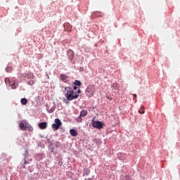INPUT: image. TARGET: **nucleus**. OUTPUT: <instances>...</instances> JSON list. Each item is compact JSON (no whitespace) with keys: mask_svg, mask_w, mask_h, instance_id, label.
<instances>
[{"mask_svg":"<svg viewBox=\"0 0 180 180\" xmlns=\"http://www.w3.org/2000/svg\"><path fill=\"white\" fill-rule=\"evenodd\" d=\"M65 96L67 98L68 101H73V99H78V94L74 93V90L70 86L65 87L63 92H65Z\"/></svg>","mask_w":180,"mask_h":180,"instance_id":"nucleus-1","label":"nucleus"},{"mask_svg":"<svg viewBox=\"0 0 180 180\" xmlns=\"http://www.w3.org/2000/svg\"><path fill=\"white\" fill-rule=\"evenodd\" d=\"M55 124H53L51 125V127L53 130H58V129H60V127H61V126H63V123L61 122V120H60V119L56 118L54 120Z\"/></svg>","mask_w":180,"mask_h":180,"instance_id":"nucleus-2","label":"nucleus"},{"mask_svg":"<svg viewBox=\"0 0 180 180\" xmlns=\"http://www.w3.org/2000/svg\"><path fill=\"white\" fill-rule=\"evenodd\" d=\"M91 124L95 129L101 130L103 127V124L101 121H95L94 119L91 120Z\"/></svg>","mask_w":180,"mask_h":180,"instance_id":"nucleus-3","label":"nucleus"},{"mask_svg":"<svg viewBox=\"0 0 180 180\" xmlns=\"http://www.w3.org/2000/svg\"><path fill=\"white\" fill-rule=\"evenodd\" d=\"M5 83L6 85H8V86H11L12 89H16L18 88V84L15 81H11L9 78L5 79Z\"/></svg>","mask_w":180,"mask_h":180,"instance_id":"nucleus-4","label":"nucleus"},{"mask_svg":"<svg viewBox=\"0 0 180 180\" xmlns=\"http://www.w3.org/2000/svg\"><path fill=\"white\" fill-rule=\"evenodd\" d=\"M60 78L63 82H65V84H67L68 82V76H67L64 74H60Z\"/></svg>","mask_w":180,"mask_h":180,"instance_id":"nucleus-5","label":"nucleus"},{"mask_svg":"<svg viewBox=\"0 0 180 180\" xmlns=\"http://www.w3.org/2000/svg\"><path fill=\"white\" fill-rule=\"evenodd\" d=\"M19 127L21 130H26V129H27V125H26V122L25 121H22L20 124H19Z\"/></svg>","mask_w":180,"mask_h":180,"instance_id":"nucleus-6","label":"nucleus"},{"mask_svg":"<svg viewBox=\"0 0 180 180\" xmlns=\"http://www.w3.org/2000/svg\"><path fill=\"white\" fill-rule=\"evenodd\" d=\"M38 126L39 129H41V130H44L47 129V122H41L38 124Z\"/></svg>","mask_w":180,"mask_h":180,"instance_id":"nucleus-7","label":"nucleus"},{"mask_svg":"<svg viewBox=\"0 0 180 180\" xmlns=\"http://www.w3.org/2000/svg\"><path fill=\"white\" fill-rule=\"evenodd\" d=\"M86 94L94 95V86H89L86 89Z\"/></svg>","mask_w":180,"mask_h":180,"instance_id":"nucleus-8","label":"nucleus"},{"mask_svg":"<svg viewBox=\"0 0 180 180\" xmlns=\"http://www.w3.org/2000/svg\"><path fill=\"white\" fill-rule=\"evenodd\" d=\"M70 133L73 137H77L78 136V132L74 129H70Z\"/></svg>","mask_w":180,"mask_h":180,"instance_id":"nucleus-9","label":"nucleus"},{"mask_svg":"<svg viewBox=\"0 0 180 180\" xmlns=\"http://www.w3.org/2000/svg\"><path fill=\"white\" fill-rule=\"evenodd\" d=\"M86 115H88V110H83L82 111H81L80 115L79 117H85V116H86Z\"/></svg>","mask_w":180,"mask_h":180,"instance_id":"nucleus-10","label":"nucleus"},{"mask_svg":"<svg viewBox=\"0 0 180 180\" xmlns=\"http://www.w3.org/2000/svg\"><path fill=\"white\" fill-rule=\"evenodd\" d=\"M119 88H120V86H119L117 83H114L112 85V89H114L115 91H116V89H119Z\"/></svg>","mask_w":180,"mask_h":180,"instance_id":"nucleus-11","label":"nucleus"},{"mask_svg":"<svg viewBox=\"0 0 180 180\" xmlns=\"http://www.w3.org/2000/svg\"><path fill=\"white\" fill-rule=\"evenodd\" d=\"M26 77L28 79H32V78L34 77V75H33L32 72H29L27 74Z\"/></svg>","mask_w":180,"mask_h":180,"instance_id":"nucleus-12","label":"nucleus"},{"mask_svg":"<svg viewBox=\"0 0 180 180\" xmlns=\"http://www.w3.org/2000/svg\"><path fill=\"white\" fill-rule=\"evenodd\" d=\"M89 174H91V172L88 168L84 169V175L88 176Z\"/></svg>","mask_w":180,"mask_h":180,"instance_id":"nucleus-13","label":"nucleus"},{"mask_svg":"<svg viewBox=\"0 0 180 180\" xmlns=\"http://www.w3.org/2000/svg\"><path fill=\"white\" fill-rule=\"evenodd\" d=\"M20 102L22 105H27V99L26 98H21Z\"/></svg>","mask_w":180,"mask_h":180,"instance_id":"nucleus-14","label":"nucleus"},{"mask_svg":"<svg viewBox=\"0 0 180 180\" xmlns=\"http://www.w3.org/2000/svg\"><path fill=\"white\" fill-rule=\"evenodd\" d=\"M47 110H48L49 113H53V112H54V110H56V107H52L51 108H47Z\"/></svg>","mask_w":180,"mask_h":180,"instance_id":"nucleus-15","label":"nucleus"},{"mask_svg":"<svg viewBox=\"0 0 180 180\" xmlns=\"http://www.w3.org/2000/svg\"><path fill=\"white\" fill-rule=\"evenodd\" d=\"M139 113L141 115H144V106H141V110H139Z\"/></svg>","mask_w":180,"mask_h":180,"instance_id":"nucleus-16","label":"nucleus"},{"mask_svg":"<svg viewBox=\"0 0 180 180\" xmlns=\"http://www.w3.org/2000/svg\"><path fill=\"white\" fill-rule=\"evenodd\" d=\"M74 84H75V85H76L77 86H81V82H79V80H75Z\"/></svg>","mask_w":180,"mask_h":180,"instance_id":"nucleus-17","label":"nucleus"},{"mask_svg":"<svg viewBox=\"0 0 180 180\" xmlns=\"http://www.w3.org/2000/svg\"><path fill=\"white\" fill-rule=\"evenodd\" d=\"M13 68L12 67H9L8 66L6 68V72H11L12 71Z\"/></svg>","mask_w":180,"mask_h":180,"instance_id":"nucleus-18","label":"nucleus"},{"mask_svg":"<svg viewBox=\"0 0 180 180\" xmlns=\"http://www.w3.org/2000/svg\"><path fill=\"white\" fill-rule=\"evenodd\" d=\"M27 129L29 131H33V127H32V125L27 126Z\"/></svg>","mask_w":180,"mask_h":180,"instance_id":"nucleus-19","label":"nucleus"},{"mask_svg":"<svg viewBox=\"0 0 180 180\" xmlns=\"http://www.w3.org/2000/svg\"><path fill=\"white\" fill-rule=\"evenodd\" d=\"M28 85H34V80H30L28 82Z\"/></svg>","mask_w":180,"mask_h":180,"instance_id":"nucleus-20","label":"nucleus"},{"mask_svg":"<svg viewBox=\"0 0 180 180\" xmlns=\"http://www.w3.org/2000/svg\"><path fill=\"white\" fill-rule=\"evenodd\" d=\"M70 54H72V57H74V52H72V51H70L68 53V54H70Z\"/></svg>","mask_w":180,"mask_h":180,"instance_id":"nucleus-21","label":"nucleus"},{"mask_svg":"<svg viewBox=\"0 0 180 180\" xmlns=\"http://www.w3.org/2000/svg\"><path fill=\"white\" fill-rule=\"evenodd\" d=\"M27 164V161H26V158L24 159V165H26Z\"/></svg>","mask_w":180,"mask_h":180,"instance_id":"nucleus-22","label":"nucleus"},{"mask_svg":"<svg viewBox=\"0 0 180 180\" xmlns=\"http://www.w3.org/2000/svg\"><path fill=\"white\" fill-rule=\"evenodd\" d=\"M76 94H77V95H79V94H81V89H78L77 93Z\"/></svg>","mask_w":180,"mask_h":180,"instance_id":"nucleus-23","label":"nucleus"},{"mask_svg":"<svg viewBox=\"0 0 180 180\" xmlns=\"http://www.w3.org/2000/svg\"><path fill=\"white\" fill-rule=\"evenodd\" d=\"M73 89L75 91L77 89V86H73Z\"/></svg>","mask_w":180,"mask_h":180,"instance_id":"nucleus-24","label":"nucleus"},{"mask_svg":"<svg viewBox=\"0 0 180 180\" xmlns=\"http://www.w3.org/2000/svg\"><path fill=\"white\" fill-rule=\"evenodd\" d=\"M134 98H137V94H134Z\"/></svg>","mask_w":180,"mask_h":180,"instance_id":"nucleus-25","label":"nucleus"},{"mask_svg":"<svg viewBox=\"0 0 180 180\" xmlns=\"http://www.w3.org/2000/svg\"><path fill=\"white\" fill-rule=\"evenodd\" d=\"M107 98H108V99H110V101H112V98H110L109 96H107Z\"/></svg>","mask_w":180,"mask_h":180,"instance_id":"nucleus-26","label":"nucleus"},{"mask_svg":"<svg viewBox=\"0 0 180 180\" xmlns=\"http://www.w3.org/2000/svg\"><path fill=\"white\" fill-rule=\"evenodd\" d=\"M23 168H26V166L25 165H22Z\"/></svg>","mask_w":180,"mask_h":180,"instance_id":"nucleus-27","label":"nucleus"}]
</instances>
